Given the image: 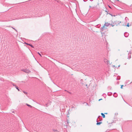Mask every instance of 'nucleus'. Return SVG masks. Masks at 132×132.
Instances as JSON below:
<instances>
[{
  "label": "nucleus",
  "instance_id": "obj_1",
  "mask_svg": "<svg viewBox=\"0 0 132 132\" xmlns=\"http://www.w3.org/2000/svg\"><path fill=\"white\" fill-rule=\"evenodd\" d=\"M121 23V22H119V21L115 20L114 19H112L111 23L110 24L112 27L115 26H117L118 24L120 25V23Z\"/></svg>",
  "mask_w": 132,
  "mask_h": 132
},
{
  "label": "nucleus",
  "instance_id": "obj_2",
  "mask_svg": "<svg viewBox=\"0 0 132 132\" xmlns=\"http://www.w3.org/2000/svg\"><path fill=\"white\" fill-rule=\"evenodd\" d=\"M104 62L106 64H111V63L110 61L108 60L106 58L104 59Z\"/></svg>",
  "mask_w": 132,
  "mask_h": 132
},
{
  "label": "nucleus",
  "instance_id": "obj_3",
  "mask_svg": "<svg viewBox=\"0 0 132 132\" xmlns=\"http://www.w3.org/2000/svg\"><path fill=\"white\" fill-rule=\"evenodd\" d=\"M109 24L108 23H105L104 24V25L103 26L102 28L103 30L104 29H106V27H108L109 26Z\"/></svg>",
  "mask_w": 132,
  "mask_h": 132
},
{
  "label": "nucleus",
  "instance_id": "obj_4",
  "mask_svg": "<svg viewBox=\"0 0 132 132\" xmlns=\"http://www.w3.org/2000/svg\"><path fill=\"white\" fill-rule=\"evenodd\" d=\"M23 71L24 72L28 73H30L31 72L30 71V70L27 69H25L23 70Z\"/></svg>",
  "mask_w": 132,
  "mask_h": 132
},
{
  "label": "nucleus",
  "instance_id": "obj_5",
  "mask_svg": "<svg viewBox=\"0 0 132 132\" xmlns=\"http://www.w3.org/2000/svg\"><path fill=\"white\" fill-rule=\"evenodd\" d=\"M102 13H103L104 15H105L108 14V12L106 10H103L102 11Z\"/></svg>",
  "mask_w": 132,
  "mask_h": 132
},
{
  "label": "nucleus",
  "instance_id": "obj_6",
  "mask_svg": "<svg viewBox=\"0 0 132 132\" xmlns=\"http://www.w3.org/2000/svg\"><path fill=\"white\" fill-rule=\"evenodd\" d=\"M103 2V0H98V2L97 3V5L99 6L100 4H102Z\"/></svg>",
  "mask_w": 132,
  "mask_h": 132
},
{
  "label": "nucleus",
  "instance_id": "obj_7",
  "mask_svg": "<svg viewBox=\"0 0 132 132\" xmlns=\"http://www.w3.org/2000/svg\"><path fill=\"white\" fill-rule=\"evenodd\" d=\"M101 114L103 118H105V115L104 114H103V113H101Z\"/></svg>",
  "mask_w": 132,
  "mask_h": 132
},
{
  "label": "nucleus",
  "instance_id": "obj_8",
  "mask_svg": "<svg viewBox=\"0 0 132 132\" xmlns=\"http://www.w3.org/2000/svg\"><path fill=\"white\" fill-rule=\"evenodd\" d=\"M26 105H27V106H29V107H30V108H31L32 107L31 105H29L27 104Z\"/></svg>",
  "mask_w": 132,
  "mask_h": 132
},
{
  "label": "nucleus",
  "instance_id": "obj_9",
  "mask_svg": "<svg viewBox=\"0 0 132 132\" xmlns=\"http://www.w3.org/2000/svg\"><path fill=\"white\" fill-rule=\"evenodd\" d=\"M101 123V122H99L97 123V125H100Z\"/></svg>",
  "mask_w": 132,
  "mask_h": 132
},
{
  "label": "nucleus",
  "instance_id": "obj_10",
  "mask_svg": "<svg viewBox=\"0 0 132 132\" xmlns=\"http://www.w3.org/2000/svg\"><path fill=\"white\" fill-rule=\"evenodd\" d=\"M29 45L31 46L32 47H34L31 44H30V45Z\"/></svg>",
  "mask_w": 132,
  "mask_h": 132
},
{
  "label": "nucleus",
  "instance_id": "obj_11",
  "mask_svg": "<svg viewBox=\"0 0 132 132\" xmlns=\"http://www.w3.org/2000/svg\"><path fill=\"white\" fill-rule=\"evenodd\" d=\"M123 86V85H121V89H122V87Z\"/></svg>",
  "mask_w": 132,
  "mask_h": 132
},
{
  "label": "nucleus",
  "instance_id": "obj_12",
  "mask_svg": "<svg viewBox=\"0 0 132 132\" xmlns=\"http://www.w3.org/2000/svg\"><path fill=\"white\" fill-rule=\"evenodd\" d=\"M25 43L27 45H30V44H28V43Z\"/></svg>",
  "mask_w": 132,
  "mask_h": 132
},
{
  "label": "nucleus",
  "instance_id": "obj_13",
  "mask_svg": "<svg viewBox=\"0 0 132 132\" xmlns=\"http://www.w3.org/2000/svg\"><path fill=\"white\" fill-rule=\"evenodd\" d=\"M38 53L41 57L42 56V55H41L39 52H38Z\"/></svg>",
  "mask_w": 132,
  "mask_h": 132
},
{
  "label": "nucleus",
  "instance_id": "obj_14",
  "mask_svg": "<svg viewBox=\"0 0 132 132\" xmlns=\"http://www.w3.org/2000/svg\"><path fill=\"white\" fill-rule=\"evenodd\" d=\"M127 26L129 27V23H128Z\"/></svg>",
  "mask_w": 132,
  "mask_h": 132
},
{
  "label": "nucleus",
  "instance_id": "obj_15",
  "mask_svg": "<svg viewBox=\"0 0 132 132\" xmlns=\"http://www.w3.org/2000/svg\"><path fill=\"white\" fill-rule=\"evenodd\" d=\"M16 88L18 90H19V89H18V87H16Z\"/></svg>",
  "mask_w": 132,
  "mask_h": 132
},
{
  "label": "nucleus",
  "instance_id": "obj_16",
  "mask_svg": "<svg viewBox=\"0 0 132 132\" xmlns=\"http://www.w3.org/2000/svg\"><path fill=\"white\" fill-rule=\"evenodd\" d=\"M12 28H13V29H14L16 31V30L15 29L13 28V27H12Z\"/></svg>",
  "mask_w": 132,
  "mask_h": 132
},
{
  "label": "nucleus",
  "instance_id": "obj_17",
  "mask_svg": "<svg viewBox=\"0 0 132 132\" xmlns=\"http://www.w3.org/2000/svg\"><path fill=\"white\" fill-rule=\"evenodd\" d=\"M24 93L25 94H27V93H26V92H24Z\"/></svg>",
  "mask_w": 132,
  "mask_h": 132
},
{
  "label": "nucleus",
  "instance_id": "obj_18",
  "mask_svg": "<svg viewBox=\"0 0 132 132\" xmlns=\"http://www.w3.org/2000/svg\"><path fill=\"white\" fill-rule=\"evenodd\" d=\"M102 100V99H100L99 100V101H100L101 100Z\"/></svg>",
  "mask_w": 132,
  "mask_h": 132
},
{
  "label": "nucleus",
  "instance_id": "obj_19",
  "mask_svg": "<svg viewBox=\"0 0 132 132\" xmlns=\"http://www.w3.org/2000/svg\"><path fill=\"white\" fill-rule=\"evenodd\" d=\"M54 131H57V130H54Z\"/></svg>",
  "mask_w": 132,
  "mask_h": 132
},
{
  "label": "nucleus",
  "instance_id": "obj_20",
  "mask_svg": "<svg viewBox=\"0 0 132 132\" xmlns=\"http://www.w3.org/2000/svg\"><path fill=\"white\" fill-rule=\"evenodd\" d=\"M104 114H107V113H105Z\"/></svg>",
  "mask_w": 132,
  "mask_h": 132
},
{
  "label": "nucleus",
  "instance_id": "obj_21",
  "mask_svg": "<svg viewBox=\"0 0 132 132\" xmlns=\"http://www.w3.org/2000/svg\"><path fill=\"white\" fill-rule=\"evenodd\" d=\"M120 65H118V67H120Z\"/></svg>",
  "mask_w": 132,
  "mask_h": 132
},
{
  "label": "nucleus",
  "instance_id": "obj_22",
  "mask_svg": "<svg viewBox=\"0 0 132 132\" xmlns=\"http://www.w3.org/2000/svg\"><path fill=\"white\" fill-rule=\"evenodd\" d=\"M109 7L111 8V7L110 6H109Z\"/></svg>",
  "mask_w": 132,
  "mask_h": 132
}]
</instances>
